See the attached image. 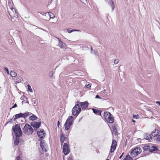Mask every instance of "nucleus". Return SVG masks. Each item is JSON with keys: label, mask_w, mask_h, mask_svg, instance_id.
<instances>
[{"label": "nucleus", "mask_w": 160, "mask_h": 160, "mask_svg": "<svg viewBox=\"0 0 160 160\" xmlns=\"http://www.w3.org/2000/svg\"><path fill=\"white\" fill-rule=\"evenodd\" d=\"M12 130L16 136V139L14 141V144L16 145H17L18 144L19 141V137L21 136L22 134L20 125L17 124L15 126H13Z\"/></svg>", "instance_id": "obj_1"}, {"label": "nucleus", "mask_w": 160, "mask_h": 160, "mask_svg": "<svg viewBox=\"0 0 160 160\" xmlns=\"http://www.w3.org/2000/svg\"><path fill=\"white\" fill-rule=\"evenodd\" d=\"M23 132L28 135L32 134L33 132V129L32 127L28 124L27 123L22 129Z\"/></svg>", "instance_id": "obj_2"}, {"label": "nucleus", "mask_w": 160, "mask_h": 160, "mask_svg": "<svg viewBox=\"0 0 160 160\" xmlns=\"http://www.w3.org/2000/svg\"><path fill=\"white\" fill-rule=\"evenodd\" d=\"M81 111V108L79 104H77L73 108L72 110V114L75 116L78 115Z\"/></svg>", "instance_id": "obj_3"}, {"label": "nucleus", "mask_w": 160, "mask_h": 160, "mask_svg": "<svg viewBox=\"0 0 160 160\" xmlns=\"http://www.w3.org/2000/svg\"><path fill=\"white\" fill-rule=\"evenodd\" d=\"M8 13L10 16L12 18H17L18 17V15L16 10L13 8H10L8 10Z\"/></svg>", "instance_id": "obj_4"}, {"label": "nucleus", "mask_w": 160, "mask_h": 160, "mask_svg": "<svg viewBox=\"0 0 160 160\" xmlns=\"http://www.w3.org/2000/svg\"><path fill=\"white\" fill-rule=\"evenodd\" d=\"M141 149L140 147L135 148L131 152V155H138L141 152Z\"/></svg>", "instance_id": "obj_5"}, {"label": "nucleus", "mask_w": 160, "mask_h": 160, "mask_svg": "<svg viewBox=\"0 0 160 160\" xmlns=\"http://www.w3.org/2000/svg\"><path fill=\"white\" fill-rule=\"evenodd\" d=\"M63 152L65 155H67L70 152L68 146L66 143H65L63 146Z\"/></svg>", "instance_id": "obj_6"}, {"label": "nucleus", "mask_w": 160, "mask_h": 160, "mask_svg": "<svg viewBox=\"0 0 160 160\" xmlns=\"http://www.w3.org/2000/svg\"><path fill=\"white\" fill-rule=\"evenodd\" d=\"M41 124V122H32L31 123V125L35 129H37L38 128L40 127Z\"/></svg>", "instance_id": "obj_7"}, {"label": "nucleus", "mask_w": 160, "mask_h": 160, "mask_svg": "<svg viewBox=\"0 0 160 160\" xmlns=\"http://www.w3.org/2000/svg\"><path fill=\"white\" fill-rule=\"evenodd\" d=\"M150 152H152L153 151H159L160 148L156 145L152 144H151L150 149Z\"/></svg>", "instance_id": "obj_8"}, {"label": "nucleus", "mask_w": 160, "mask_h": 160, "mask_svg": "<svg viewBox=\"0 0 160 160\" xmlns=\"http://www.w3.org/2000/svg\"><path fill=\"white\" fill-rule=\"evenodd\" d=\"M117 142L115 139H112V145L111 147L110 152H113L116 149Z\"/></svg>", "instance_id": "obj_9"}, {"label": "nucleus", "mask_w": 160, "mask_h": 160, "mask_svg": "<svg viewBox=\"0 0 160 160\" xmlns=\"http://www.w3.org/2000/svg\"><path fill=\"white\" fill-rule=\"evenodd\" d=\"M105 119L107 122L109 123H112L114 122V119L111 114L109 115L108 117H106Z\"/></svg>", "instance_id": "obj_10"}, {"label": "nucleus", "mask_w": 160, "mask_h": 160, "mask_svg": "<svg viewBox=\"0 0 160 160\" xmlns=\"http://www.w3.org/2000/svg\"><path fill=\"white\" fill-rule=\"evenodd\" d=\"M79 106L82 108H87L88 105V103L85 101L83 102H80L79 103Z\"/></svg>", "instance_id": "obj_11"}, {"label": "nucleus", "mask_w": 160, "mask_h": 160, "mask_svg": "<svg viewBox=\"0 0 160 160\" xmlns=\"http://www.w3.org/2000/svg\"><path fill=\"white\" fill-rule=\"evenodd\" d=\"M39 130L40 129H39L37 132L38 135L40 138H43L44 135V131L43 130H41L39 131Z\"/></svg>", "instance_id": "obj_12"}, {"label": "nucleus", "mask_w": 160, "mask_h": 160, "mask_svg": "<svg viewBox=\"0 0 160 160\" xmlns=\"http://www.w3.org/2000/svg\"><path fill=\"white\" fill-rule=\"evenodd\" d=\"M13 120L15 121L16 120L19 118H23V113H19L18 114H16L15 115L13 116Z\"/></svg>", "instance_id": "obj_13"}, {"label": "nucleus", "mask_w": 160, "mask_h": 160, "mask_svg": "<svg viewBox=\"0 0 160 160\" xmlns=\"http://www.w3.org/2000/svg\"><path fill=\"white\" fill-rule=\"evenodd\" d=\"M72 122H68L67 123V125H66L65 122L64 125L65 130H68L70 128V126L72 124Z\"/></svg>", "instance_id": "obj_14"}, {"label": "nucleus", "mask_w": 160, "mask_h": 160, "mask_svg": "<svg viewBox=\"0 0 160 160\" xmlns=\"http://www.w3.org/2000/svg\"><path fill=\"white\" fill-rule=\"evenodd\" d=\"M108 4L111 6L112 8V10L113 11L115 8V5L112 0H108Z\"/></svg>", "instance_id": "obj_15"}, {"label": "nucleus", "mask_w": 160, "mask_h": 160, "mask_svg": "<svg viewBox=\"0 0 160 160\" xmlns=\"http://www.w3.org/2000/svg\"><path fill=\"white\" fill-rule=\"evenodd\" d=\"M93 112L96 114L98 115H101V111L100 110H98L95 108H92Z\"/></svg>", "instance_id": "obj_16"}, {"label": "nucleus", "mask_w": 160, "mask_h": 160, "mask_svg": "<svg viewBox=\"0 0 160 160\" xmlns=\"http://www.w3.org/2000/svg\"><path fill=\"white\" fill-rule=\"evenodd\" d=\"M144 138L147 140H149L151 139V135H150L148 133H145L144 135Z\"/></svg>", "instance_id": "obj_17"}, {"label": "nucleus", "mask_w": 160, "mask_h": 160, "mask_svg": "<svg viewBox=\"0 0 160 160\" xmlns=\"http://www.w3.org/2000/svg\"><path fill=\"white\" fill-rule=\"evenodd\" d=\"M58 46L62 48H64L66 46V44L63 43L60 40H59V42L58 44Z\"/></svg>", "instance_id": "obj_18"}, {"label": "nucleus", "mask_w": 160, "mask_h": 160, "mask_svg": "<svg viewBox=\"0 0 160 160\" xmlns=\"http://www.w3.org/2000/svg\"><path fill=\"white\" fill-rule=\"evenodd\" d=\"M73 119V118L72 116H69L67 119L66 122V125H67V123L69 122H72V121Z\"/></svg>", "instance_id": "obj_19"}, {"label": "nucleus", "mask_w": 160, "mask_h": 160, "mask_svg": "<svg viewBox=\"0 0 160 160\" xmlns=\"http://www.w3.org/2000/svg\"><path fill=\"white\" fill-rule=\"evenodd\" d=\"M32 115L29 117V119L32 121L37 120L38 119L37 117L35 115L32 114Z\"/></svg>", "instance_id": "obj_20"}, {"label": "nucleus", "mask_w": 160, "mask_h": 160, "mask_svg": "<svg viewBox=\"0 0 160 160\" xmlns=\"http://www.w3.org/2000/svg\"><path fill=\"white\" fill-rule=\"evenodd\" d=\"M66 138L64 136V135L63 134H62L61 135L60 137V141L61 143H63L64 141Z\"/></svg>", "instance_id": "obj_21"}, {"label": "nucleus", "mask_w": 160, "mask_h": 160, "mask_svg": "<svg viewBox=\"0 0 160 160\" xmlns=\"http://www.w3.org/2000/svg\"><path fill=\"white\" fill-rule=\"evenodd\" d=\"M32 113L31 112H27L23 113V118H26L28 116L30 115Z\"/></svg>", "instance_id": "obj_22"}, {"label": "nucleus", "mask_w": 160, "mask_h": 160, "mask_svg": "<svg viewBox=\"0 0 160 160\" xmlns=\"http://www.w3.org/2000/svg\"><path fill=\"white\" fill-rule=\"evenodd\" d=\"M10 75L12 77H16L17 76V73L13 70L11 71Z\"/></svg>", "instance_id": "obj_23"}, {"label": "nucleus", "mask_w": 160, "mask_h": 160, "mask_svg": "<svg viewBox=\"0 0 160 160\" xmlns=\"http://www.w3.org/2000/svg\"><path fill=\"white\" fill-rule=\"evenodd\" d=\"M112 132H113L115 135H117L118 132L117 131V129L115 126H112Z\"/></svg>", "instance_id": "obj_24"}, {"label": "nucleus", "mask_w": 160, "mask_h": 160, "mask_svg": "<svg viewBox=\"0 0 160 160\" xmlns=\"http://www.w3.org/2000/svg\"><path fill=\"white\" fill-rule=\"evenodd\" d=\"M111 113L108 112H104L103 116L104 117L105 119L106 118V117H108L109 115H110L111 114Z\"/></svg>", "instance_id": "obj_25"}, {"label": "nucleus", "mask_w": 160, "mask_h": 160, "mask_svg": "<svg viewBox=\"0 0 160 160\" xmlns=\"http://www.w3.org/2000/svg\"><path fill=\"white\" fill-rule=\"evenodd\" d=\"M150 147H151V144H150L149 145H147L146 146H145L144 147V149L145 150H148L149 152H150Z\"/></svg>", "instance_id": "obj_26"}, {"label": "nucleus", "mask_w": 160, "mask_h": 160, "mask_svg": "<svg viewBox=\"0 0 160 160\" xmlns=\"http://www.w3.org/2000/svg\"><path fill=\"white\" fill-rule=\"evenodd\" d=\"M123 160H132V158L129 155H127Z\"/></svg>", "instance_id": "obj_27"}, {"label": "nucleus", "mask_w": 160, "mask_h": 160, "mask_svg": "<svg viewBox=\"0 0 160 160\" xmlns=\"http://www.w3.org/2000/svg\"><path fill=\"white\" fill-rule=\"evenodd\" d=\"M41 148H42V150L43 151H44L45 152H47V150L46 149V146H45V145L41 146Z\"/></svg>", "instance_id": "obj_28"}, {"label": "nucleus", "mask_w": 160, "mask_h": 160, "mask_svg": "<svg viewBox=\"0 0 160 160\" xmlns=\"http://www.w3.org/2000/svg\"><path fill=\"white\" fill-rule=\"evenodd\" d=\"M49 16L51 18H54L55 16L53 13H52L51 12H49Z\"/></svg>", "instance_id": "obj_29"}, {"label": "nucleus", "mask_w": 160, "mask_h": 160, "mask_svg": "<svg viewBox=\"0 0 160 160\" xmlns=\"http://www.w3.org/2000/svg\"><path fill=\"white\" fill-rule=\"evenodd\" d=\"M158 132H156V133H154L153 134H152V132L151 134V135L153 136L154 138H156V137H157V136H158Z\"/></svg>", "instance_id": "obj_30"}, {"label": "nucleus", "mask_w": 160, "mask_h": 160, "mask_svg": "<svg viewBox=\"0 0 160 160\" xmlns=\"http://www.w3.org/2000/svg\"><path fill=\"white\" fill-rule=\"evenodd\" d=\"M67 32L69 33H70L71 32L74 31H79V30H75V29H72V30H71L70 29H67Z\"/></svg>", "instance_id": "obj_31"}, {"label": "nucleus", "mask_w": 160, "mask_h": 160, "mask_svg": "<svg viewBox=\"0 0 160 160\" xmlns=\"http://www.w3.org/2000/svg\"><path fill=\"white\" fill-rule=\"evenodd\" d=\"M28 90L30 92H32V90L31 88V86L30 85H28Z\"/></svg>", "instance_id": "obj_32"}, {"label": "nucleus", "mask_w": 160, "mask_h": 160, "mask_svg": "<svg viewBox=\"0 0 160 160\" xmlns=\"http://www.w3.org/2000/svg\"><path fill=\"white\" fill-rule=\"evenodd\" d=\"M154 139L157 141H160V135H158L157 137L155 138Z\"/></svg>", "instance_id": "obj_33"}, {"label": "nucleus", "mask_w": 160, "mask_h": 160, "mask_svg": "<svg viewBox=\"0 0 160 160\" xmlns=\"http://www.w3.org/2000/svg\"><path fill=\"white\" fill-rule=\"evenodd\" d=\"M45 145V142L44 141H42L40 142V146H42Z\"/></svg>", "instance_id": "obj_34"}, {"label": "nucleus", "mask_w": 160, "mask_h": 160, "mask_svg": "<svg viewBox=\"0 0 160 160\" xmlns=\"http://www.w3.org/2000/svg\"><path fill=\"white\" fill-rule=\"evenodd\" d=\"M119 62V60L118 59H115L114 61V63L115 64H118Z\"/></svg>", "instance_id": "obj_35"}, {"label": "nucleus", "mask_w": 160, "mask_h": 160, "mask_svg": "<svg viewBox=\"0 0 160 160\" xmlns=\"http://www.w3.org/2000/svg\"><path fill=\"white\" fill-rule=\"evenodd\" d=\"M32 101L33 102V103L34 104H36V98H32Z\"/></svg>", "instance_id": "obj_36"}, {"label": "nucleus", "mask_w": 160, "mask_h": 160, "mask_svg": "<svg viewBox=\"0 0 160 160\" xmlns=\"http://www.w3.org/2000/svg\"><path fill=\"white\" fill-rule=\"evenodd\" d=\"M4 70L7 72V74L8 75L9 73L8 68L7 67H5L4 68Z\"/></svg>", "instance_id": "obj_37"}, {"label": "nucleus", "mask_w": 160, "mask_h": 160, "mask_svg": "<svg viewBox=\"0 0 160 160\" xmlns=\"http://www.w3.org/2000/svg\"><path fill=\"white\" fill-rule=\"evenodd\" d=\"M95 52H97V51H95L93 50L92 49V47H91V52L92 53H94Z\"/></svg>", "instance_id": "obj_38"}, {"label": "nucleus", "mask_w": 160, "mask_h": 160, "mask_svg": "<svg viewBox=\"0 0 160 160\" xmlns=\"http://www.w3.org/2000/svg\"><path fill=\"white\" fill-rule=\"evenodd\" d=\"M158 130L157 129H155L154 130V131L152 132V134H153L154 133H156V132H158Z\"/></svg>", "instance_id": "obj_39"}, {"label": "nucleus", "mask_w": 160, "mask_h": 160, "mask_svg": "<svg viewBox=\"0 0 160 160\" xmlns=\"http://www.w3.org/2000/svg\"><path fill=\"white\" fill-rule=\"evenodd\" d=\"M91 86V84H88L86 86V87L88 88H90Z\"/></svg>", "instance_id": "obj_40"}, {"label": "nucleus", "mask_w": 160, "mask_h": 160, "mask_svg": "<svg viewBox=\"0 0 160 160\" xmlns=\"http://www.w3.org/2000/svg\"><path fill=\"white\" fill-rule=\"evenodd\" d=\"M95 98H98V99H100L101 98V97L98 95H96Z\"/></svg>", "instance_id": "obj_41"}, {"label": "nucleus", "mask_w": 160, "mask_h": 160, "mask_svg": "<svg viewBox=\"0 0 160 160\" xmlns=\"http://www.w3.org/2000/svg\"><path fill=\"white\" fill-rule=\"evenodd\" d=\"M138 117V115H133V117L135 118H137Z\"/></svg>", "instance_id": "obj_42"}, {"label": "nucleus", "mask_w": 160, "mask_h": 160, "mask_svg": "<svg viewBox=\"0 0 160 160\" xmlns=\"http://www.w3.org/2000/svg\"><path fill=\"white\" fill-rule=\"evenodd\" d=\"M17 105L16 103H15L14 105L12 107V108H13L17 107Z\"/></svg>", "instance_id": "obj_43"}, {"label": "nucleus", "mask_w": 160, "mask_h": 160, "mask_svg": "<svg viewBox=\"0 0 160 160\" xmlns=\"http://www.w3.org/2000/svg\"><path fill=\"white\" fill-rule=\"evenodd\" d=\"M16 160H21L20 159V158L19 156H18L16 158Z\"/></svg>", "instance_id": "obj_44"}, {"label": "nucleus", "mask_w": 160, "mask_h": 160, "mask_svg": "<svg viewBox=\"0 0 160 160\" xmlns=\"http://www.w3.org/2000/svg\"><path fill=\"white\" fill-rule=\"evenodd\" d=\"M156 103H157V104L159 106H160V102L157 101L156 102Z\"/></svg>", "instance_id": "obj_45"}, {"label": "nucleus", "mask_w": 160, "mask_h": 160, "mask_svg": "<svg viewBox=\"0 0 160 160\" xmlns=\"http://www.w3.org/2000/svg\"><path fill=\"white\" fill-rule=\"evenodd\" d=\"M124 154V153H123L120 156V157H119V158L120 159H121L122 158V157L123 155Z\"/></svg>", "instance_id": "obj_46"}, {"label": "nucleus", "mask_w": 160, "mask_h": 160, "mask_svg": "<svg viewBox=\"0 0 160 160\" xmlns=\"http://www.w3.org/2000/svg\"><path fill=\"white\" fill-rule=\"evenodd\" d=\"M68 160H72V158L71 157H69L68 158Z\"/></svg>", "instance_id": "obj_47"}, {"label": "nucleus", "mask_w": 160, "mask_h": 160, "mask_svg": "<svg viewBox=\"0 0 160 160\" xmlns=\"http://www.w3.org/2000/svg\"><path fill=\"white\" fill-rule=\"evenodd\" d=\"M59 123H60V122H59L58 121V127H59Z\"/></svg>", "instance_id": "obj_48"}, {"label": "nucleus", "mask_w": 160, "mask_h": 160, "mask_svg": "<svg viewBox=\"0 0 160 160\" xmlns=\"http://www.w3.org/2000/svg\"><path fill=\"white\" fill-rule=\"evenodd\" d=\"M97 52H95L94 53H95V55H97L96 53H97Z\"/></svg>", "instance_id": "obj_49"}, {"label": "nucleus", "mask_w": 160, "mask_h": 160, "mask_svg": "<svg viewBox=\"0 0 160 160\" xmlns=\"http://www.w3.org/2000/svg\"><path fill=\"white\" fill-rule=\"evenodd\" d=\"M132 122H135V121L134 120H132Z\"/></svg>", "instance_id": "obj_50"}, {"label": "nucleus", "mask_w": 160, "mask_h": 160, "mask_svg": "<svg viewBox=\"0 0 160 160\" xmlns=\"http://www.w3.org/2000/svg\"><path fill=\"white\" fill-rule=\"evenodd\" d=\"M106 160H109V159H106Z\"/></svg>", "instance_id": "obj_51"}, {"label": "nucleus", "mask_w": 160, "mask_h": 160, "mask_svg": "<svg viewBox=\"0 0 160 160\" xmlns=\"http://www.w3.org/2000/svg\"><path fill=\"white\" fill-rule=\"evenodd\" d=\"M9 122H7V123H9Z\"/></svg>", "instance_id": "obj_52"}]
</instances>
